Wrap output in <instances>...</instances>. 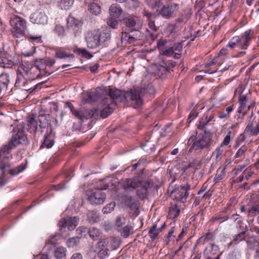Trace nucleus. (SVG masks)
Returning <instances> with one entry per match:
<instances>
[{
	"label": "nucleus",
	"instance_id": "423d86ee",
	"mask_svg": "<svg viewBox=\"0 0 259 259\" xmlns=\"http://www.w3.org/2000/svg\"><path fill=\"white\" fill-rule=\"evenodd\" d=\"M21 74L22 78L28 80L34 81V79L41 76V74L37 71V68L31 66L29 67L25 65H21L18 67L17 70V76L19 77V75Z\"/></svg>",
	"mask_w": 259,
	"mask_h": 259
},
{
	"label": "nucleus",
	"instance_id": "20e7f679",
	"mask_svg": "<svg viewBox=\"0 0 259 259\" xmlns=\"http://www.w3.org/2000/svg\"><path fill=\"white\" fill-rule=\"evenodd\" d=\"M8 155V154L2 151L1 148L0 149V158L3 159L0 163V169L2 171L0 176V186H1L4 185L7 182L6 180L4 179L7 174L15 176L25 168V165L24 164H21L16 167L11 168V164L7 160L11 159L12 157H9Z\"/></svg>",
	"mask_w": 259,
	"mask_h": 259
},
{
	"label": "nucleus",
	"instance_id": "69168bd1",
	"mask_svg": "<svg viewBox=\"0 0 259 259\" xmlns=\"http://www.w3.org/2000/svg\"><path fill=\"white\" fill-rule=\"evenodd\" d=\"M125 224V219L123 217L119 216L116 220V225L118 227H120Z\"/></svg>",
	"mask_w": 259,
	"mask_h": 259
},
{
	"label": "nucleus",
	"instance_id": "4d7b16f0",
	"mask_svg": "<svg viewBox=\"0 0 259 259\" xmlns=\"http://www.w3.org/2000/svg\"><path fill=\"white\" fill-rule=\"evenodd\" d=\"M90 237L93 240H96L97 238V230L96 228L93 227L89 231Z\"/></svg>",
	"mask_w": 259,
	"mask_h": 259
},
{
	"label": "nucleus",
	"instance_id": "c756f323",
	"mask_svg": "<svg viewBox=\"0 0 259 259\" xmlns=\"http://www.w3.org/2000/svg\"><path fill=\"white\" fill-rule=\"evenodd\" d=\"M180 212V208L178 207L176 204H175L169 208L168 217L169 219H175L179 215Z\"/></svg>",
	"mask_w": 259,
	"mask_h": 259
},
{
	"label": "nucleus",
	"instance_id": "864d4df0",
	"mask_svg": "<svg viewBox=\"0 0 259 259\" xmlns=\"http://www.w3.org/2000/svg\"><path fill=\"white\" fill-rule=\"evenodd\" d=\"M248 216L253 217L259 213V206L255 205L252 206L248 210Z\"/></svg>",
	"mask_w": 259,
	"mask_h": 259
},
{
	"label": "nucleus",
	"instance_id": "cd10ccee",
	"mask_svg": "<svg viewBox=\"0 0 259 259\" xmlns=\"http://www.w3.org/2000/svg\"><path fill=\"white\" fill-rule=\"evenodd\" d=\"M97 111V109H88L85 110L83 112H82L79 111V116H77L76 118L81 120H84V119H87L89 118H91L93 117L94 113Z\"/></svg>",
	"mask_w": 259,
	"mask_h": 259
},
{
	"label": "nucleus",
	"instance_id": "c03bdc74",
	"mask_svg": "<svg viewBox=\"0 0 259 259\" xmlns=\"http://www.w3.org/2000/svg\"><path fill=\"white\" fill-rule=\"evenodd\" d=\"M233 110V105L228 107L226 109L225 112H221L219 113V117L221 119H227L229 117V114Z\"/></svg>",
	"mask_w": 259,
	"mask_h": 259
},
{
	"label": "nucleus",
	"instance_id": "6ab92c4d",
	"mask_svg": "<svg viewBox=\"0 0 259 259\" xmlns=\"http://www.w3.org/2000/svg\"><path fill=\"white\" fill-rule=\"evenodd\" d=\"M124 203L125 205L131 209V211L133 212V215L135 217L138 216L139 213L138 205L134 201L133 197L131 196H125L124 198Z\"/></svg>",
	"mask_w": 259,
	"mask_h": 259
},
{
	"label": "nucleus",
	"instance_id": "e2e57ef3",
	"mask_svg": "<svg viewBox=\"0 0 259 259\" xmlns=\"http://www.w3.org/2000/svg\"><path fill=\"white\" fill-rule=\"evenodd\" d=\"M167 41L166 39L161 38L158 40L157 44V48L161 50L163 49L164 46L167 44Z\"/></svg>",
	"mask_w": 259,
	"mask_h": 259
},
{
	"label": "nucleus",
	"instance_id": "412c9836",
	"mask_svg": "<svg viewBox=\"0 0 259 259\" xmlns=\"http://www.w3.org/2000/svg\"><path fill=\"white\" fill-rule=\"evenodd\" d=\"M246 243L248 249L254 251V259H259V242L257 240H247Z\"/></svg>",
	"mask_w": 259,
	"mask_h": 259
},
{
	"label": "nucleus",
	"instance_id": "09e8293b",
	"mask_svg": "<svg viewBox=\"0 0 259 259\" xmlns=\"http://www.w3.org/2000/svg\"><path fill=\"white\" fill-rule=\"evenodd\" d=\"M115 206V202H111L103 208L102 212L104 214L110 213L114 210Z\"/></svg>",
	"mask_w": 259,
	"mask_h": 259
},
{
	"label": "nucleus",
	"instance_id": "2eb2a0df",
	"mask_svg": "<svg viewBox=\"0 0 259 259\" xmlns=\"http://www.w3.org/2000/svg\"><path fill=\"white\" fill-rule=\"evenodd\" d=\"M14 62L12 58L9 56L5 52L0 49V67L5 68H11L14 65Z\"/></svg>",
	"mask_w": 259,
	"mask_h": 259
},
{
	"label": "nucleus",
	"instance_id": "393cba45",
	"mask_svg": "<svg viewBox=\"0 0 259 259\" xmlns=\"http://www.w3.org/2000/svg\"><path fill=\"white\" fill-rule=\"evenodd\" d=\"M67 28H72L74 29L76 28H78L82 25V22L80 20L76 19L74 17L69 15L67 19Z\"/></svg>",
	"mask_w": 259,
	"mask_h": 259
},
{
	"label": "nucleus",
	"instance_id": "8fccbe9b",
	"mask_svg": "<svg viewBox=\"0 0 259 259\" xmlns=\"http://www.w3.org/2000/svg\"><path fill=\"white\" fill-rule=\"evenodd\" d=\"M116 19L110 17L107 22L108 26L113 29H116L118 25V21Z\"/></svg>",
	"mask_w": 259,
	"mask_h": 259
},
{
	"label": "nucleus",
	"instance_id": "a211bd4d",
	"mask_svg": "<svg viewBox=\"0 0 259 259\" xmlns=\"http://www.w3.org/2000/svg\"><path fill=\"white\" fill-rule=\"evenodd\" d=\"M97 31L96 30L89 31L86 34L85 38L88 48H96L97 47Z\"/></svg>",
	"mask_w": 259,
	"mask_h": 259
},
{
	"label": "nucleus",
	"instance_id": "bb28decb",
	"mask_svg": "<svg viewBox=\"0 0 259 259\" xmlns=\"http://www.w3.org/2000/svg\"><path fill=\"white\" fill-rule=\"evenodd\" d=\"M191 12L190 10H186L175 20L176 24L186 23L190 18Z\"/></svg>",
	"mask_w": 259,
	"mask_h": 259
},
{
	"label": "nucleus",
	"instance_id": "680f3d73",
	"mask_svg": "<svg viewBox=\"0 0 259 259\" xmlns=\"http://www.w3.org/2000/svg\"><path fill=\"white\" fill-rule=\"evenodd\" d=\"M222 152L221 150V147H218L212 153L211 157L214 158L216 160H218L220 158V156L222 154Z\"/></svg>",
	"mask_w": 259,
	"mask_h": 259
},
{
	"label": "nucleus",
	"instance_id": "b1692460",
	"mask_svg": "<svg viewBox=\"0 0 259 259\" xmlns=\"http://www.w3.org/2000/svg\"><path fill=\"white\" fill-rule=\"evenodd\" d=\"M106 245L105 240L98 241V249H99L98 251V257L101 259H103L105 256L108 255V249L107 248Z\"/></svg>",
	"mask_w": 259,
	"mask_h": 259
},
{
	"label": "nucleus",
	"instance_id": "9b49d317",
	"mask_svg": "<svg viewBox=\"0 0 259 259\" xmlns=\"http://www.w3.org/2000/svg\"><path fill=\"white\" fill-rule=\"evenodd\" d=\"M81 106L85 104H94L97 101V90L94 89L83 92L81 95Z\"/></svg>",
	"mask_w": 259,
	"mask_h": 259
},
{
	"label": "nucleus",
	"instance_id": "4be33fe9",
	"mask_svg": "<svg viewBox=\"0 0 259 259\" xmlns=\"http://www.w3.org/2000/svg\"><path fill=\"white\" fill-rule=\"evenodd\" d=\"M138 18L132 15H128L122 18L121 21L128 28H133L136 26Z\"/></svg>",
	"mask_w": 259,
	"mask_h": 259
},
{
	"label": "nucleus",
	"instance_id": "9d476101",
	"mask_svg": "<svg viewBox=\"0 0 259 259\" xmlns=\"http://www.w3.org/2000/svg\"><path fill=\"white\" fill-rule=\"evenodd\" d=\"M179 9L178 4H172L170 5L163 6L159 11V15L165 19L174 18Z\"/></svg>",
	"mask_w": 259,
	"mask_h": 259
},
{
	"label": "nucleus",
	"instance_id": "13d9d810",
	"mask_svg": "<svg viewBox=\"0 0 259 259\" xmlns=\"http://www.w3.org/2000/svg\"><path fill=\"white\" fill-rule=\"evenodd\" d=\"M161 54L163 55L167 56H171L174 54V53L171 47H169L168 48H165V49L162 50Z\"/></svg>",
	"mask_w": 259,
	"mask_h": 259
},
{
	"label": "nucleus",
	"instance_id": "7c9ffc66",
	"mask_svg": "<svg viewBox=\"0 0 259 259\" xmlns=\"http://www.w3.org/2000/svg\"><path fill=\"white\" fill-rule=\"evenodd\" d=\"M160 232V229H158L157 224H154L149 231V235L152 241L158 236Z\"/></svg>",
	"mask_w": 259,
	"mask_h": 259
},
{
	"label": "nucleus",
	"instance_id": "4468645a",
	"mask_svg": "<svg viewBox=\"0 0 259 259\" xmlns=\"http://www.w3.org/2000/svg\"><path fill=\"white\" fill-rule=\"evenodd\" d=\"M253 37V32L251 30L246 31L241 36L239 37L238 46L242 49H246L249 41Z\"/></svg>",
	"mask_w": 259,
	"mask_h": 259
},
{
	"label": "nucleus",
	"instance_id": "2f4dec72",
	"mask_svg": "<svg viewBox=\"0 0 259 259\" xmlns=\"http://www.w3.org/2000/svg\"><path fill=\"white\" fill-rule=\"evenodd\" d=\"M66 255V249L65 247L61 246L55 250V256L58 259H63Z\"/></svg>",
	"mask_w": 259,
	"mask_h": 259
},
{
	"label": "nucleus",
	"instance_id": "c85d7f7f",
	"mask_svg": "<svg viewBox=\"0 0 259 259\" xmlns=\"http://www.w3.org/2000/svg\"><path fill=\"white\" fill-rule=\"evenodd\" d=\"M55 56L57 58L63 59L65 58H68L69 61L73 60L74 56L73 54L68 53L66 52L62 51L60 50H56L55 52Z\"/></svg>",
	"mask_w": 259,
	"mask_h": 259
},
{
	"label": "nucleus",
	"instance_id": "7ed1b4c3",
	"mask_svg": "<svg viewBox=\"0 0 259 259\" xmlns=\"http://www.w3.org/2000/svg\"><path fill=\"white\" fill-rule=\"evenodd\" d=\"M25 124L23 122L17 124L12 131L11 141L7 145L2 147V150L8 154V156L12 157L11 150L19 145H27L29 141L24 132Z\"/></svg>",
	"mask_w": 259,
	"mask_h": 259
},
{
	"label": "nucleus",
	"instance_id": "58836bf2",
	"mask_svg": "<svg viewBox=\"0 0 259 259\" xmlns=\"http://www.w3.org/2000/svg\"><path fill=\"white\" fill-rule=\"evenodd\" d=\"M154 187V185L152 182L149 181H141L140 188L142 190H145L146 192L148 189H151Z\"/></svg>",
	"mask_w": 259,
	"mask_h": 259
},
{
	"label": "nucleus",
	"instance_id": "a878e982",
	"mask_svg": "<svg viewBox=\"0 0 259 259\" xmlns=\"http://www.w3.org/2000/svg\"><path fill=\"white\" fill-rule=\"evenodd\" d=\"M248 97L246 95L241 94L239 97L240 108L239 112H245L249 110L250 108V105H247Z\"/></svg>",
	"mask_w": 259,
	"mask_h": 259
},
{
	"label": "nucleus",
	"instance_id": "5fc2aeb1",
	"mask_svg": "<svg viewBox=\"0 0 259 259\" xmlns=\"http://www.w3.org/2000/svg\"><path fill=\"white\" fill-rule=\"evenodd\" d=\"M66 106L68 107L71 111L72 114L76 117L77 116H79V110L75 109L73 104L70 102H67L65 104Z\"/></svg>",
	"mask_w": 259,
	"mask_h": 259
},
{
	"label": "nucleus",
	"instance_id": "774afa93",
	"mask_svg": "<svg viewBox=\"0 0 259 259\" xmlns=\"http://www.w3.org/2000/svg\"><path fill=\"white\" fill-rule=\"evenodd\" d=\"M174 53L175 52L180 53L182 50V45L181 43L175 44L171 47Z\"/></svg>",
	"mask_w": 259,
	"mask_h": 259
},
{
	"label": "nucleus",
	"instance_id": "aec40b11",
	"mask_svg": "<svg viewBox=\"0 0 259 259\" xmlns=\"http://www.w3.org/2000/svg\"><path fill=\"white\" fill-rule=\"evenodd\" d=\"M244 133L249 136H256L259 134V122L254 126L253 121H249L245 129Z\"/></svg>",
	"mask_w": 259,
	"mask_h": 259
},
{
	"label": "nucleus",
	"instance_id": "a18cd8bd",
	"mask_svg": "<svg viewBox=\"0 0 259 259\" xmlns=\"http://www.w3.org/2000/svg\"><path fill=\"white\" fill-rule=\"evenodd\" d=\"M133 233V228L130 226H126L122 228L121 235L124 238H127Z\"/></svg>",
	"mask_w": 259,
	"mask_h": 259
},
{
	"label": "nucleus",
	"instance_id": "5701e85b",
	"mask_svg": "<svg viewBox=\"0 0 259 259\" xmlns=\"http://www.w3.org/2000/svg\"><path fill=\"white\" fill-rule=\"evenodd\" d=\"M109 11L110 16L113 18H118L122 13L121 8L116 4H112Z\"/></svg>",
	"mask_w": 259,
	"mask_h": 259
},
{
	"label": "nucleus",
	"instance_id": "603ef678",
	"mask_svg": "<svg viewBox=\"0 0 259 259\" xmlns=\"http://www.w3.org/2000/svg\"><path fill=\"white\" fill-rule=\"evenodd\" d=\"M147 4L152 9L159 7L161 5V0H146Z\"/></svg>",
	"mask_w": 259,
	"mask_h": 259
},
{
	"label": "nucleus",
	"instance_id": "dca6fc26",
	"mask_svg": "<svg viewBox=\"0 0 259 259\" xmlns=\"http://www.w3.org/2000/svg\"><path fill=\"white\" fill-rule=\"evenodd\" d=\"M34 67L37 68V71L41 74V76L49 75L53 72H49L47 70V65L45 59H36L34 61Z\"/></svg>",
	"mask_w": 259,
	"mask_h": 259
},
{
	"label": "nucleus",
	"instance_id": "79ce46f5",
	"mask_svg": "<svg viewBox=\"0 0 259 259\" xmlns=\"http://www.w3.org/2000/svg\"><path fill=\"white\" fill-rule=\"evenodd\" d=\"M73 0H61L60 6L62 9L68 10L73 5Z\"/></svg>",
	"mask_w": 259,
	"mask_h": 259
},
{
	"label": "nucleus",
	"instance_id": "3c124183",
	"mask_svg": "<svg viewBox=\"0 0 259 259\" xmlns=\"http://www.w3.org/2000/svg\"><path fill=\"white\" fill-rule=\"evenodd\" d=\"M159 68L158 69V73L161 72V74L166 73L167 71V62L165 61H161L159 64Z\"/></svg>",
	"mask_w": 259,
	"mask_h": 259
},
{
	"label": "nucleus",
	"instance_id": "473e14b6",
	"mask_svg": "<svg viewBox=\"0 0 259 259\" xmlns=\"http://www.w3.org/2000/svg\"><path fill=\"white\" fill-rule=\"evenodd\" d=\"M86 3H89L88 10L92 14L97 15V4L95 2L96 0H85Z\"/></svg>",
	"mask_w": 259,
	"mask_h": 259
},
{
	"label": "nucleus",
	"instance_id": "4c0bfd02",
	"mask_svg": "<svg viewBox=\"0 0 259 259\" xmlns=\"http://www.w3.org/2000/svg\"><path fill=\"white\" fill-rule=\"evenodd\" d=\"M54 31L59 36H64L66 35V29L64 26L60 24L56 25Z\"/></svg>",
	"mask_w": 259,
	"mask_h": 259
},
{
	"label": "nucleus",
	"instance_id": "6e6552de",
	"mask_svg": "<svg viewBox=\"0 0 259 259\" xmlns=\"http://www.w3.org/2000/svg\"><path fill=\"white\" fill-rule=\"evenodd\" d=\"M79 219L76 217H70L68 219H62L58 223V227L61 233L65 232V228L73 230L78 224Z\"/></svg>",
	"mask_w": 259,
	"mask_h": 259
},
{
	"label": "nucleus",
	"instance_id": "f8f14e48",
	"mask_svg": "<svg viewBox=\"0 0 259 259\" xmlns=\"http://www.w3.org/2000/svg\"><path fill=\"white\" fill-rule=\"evenodd\" d=\"M48 16L42 10L36 11L30 16L31 22L40 25H45L48 22Z\"/></svg>",
	"mask_w": 259,
	"mask_h": 259
},
{
	"label": "nucleus",
	"instance_id": "f257e3e1",
	"mask_svg": "<svg viewBox=\"0 0 259 259\" xmlns=\"http://www.w3.org/2000/svg\"><path fill=\"white\" fill-rule=\"evenodd\" d=\"M144 90L137 88L130 92L112 88H99L98 90V101L101 109L100 117L107 118L111 114L116 107V102L123 103H130L135 108H138L143 104L142 97Z\"/></svg>",
	"mask_w": 259,
	"mask_h": 259
},
{
	"label": "nucleus",
	"instance_id": "f3484780",
	"mask_svg": "<svg viewBox=\"0 0 259 259\" xmlns=\"http://www.w3.org/2000/svg\"><path fill=\"white\" fill-rule=\"evenodd\" d=\"M37 120L39 122V128L41 132H42V129L51 126V120L49 114H39L37 116Z\"/></svg>",
	"mask_w": 259,
	"mask_h": 259
},
{
	"label": "nucleus",
	"instance_id": "338daca9",
	"mask_svg": "<svg viewBox=\"0 0 259 259\" xmlns=\"http://www.w3.org/2000/svg\"><path fill=\"white\" fill-rule=\"evenodd\" d=\"M238 41H239V36L234 37L232 40V41L229 44V46L233 49L236 45H238Z\"/></svg>",
	"mask_w": 259,
	"mask_h": 259
},
{
	"label": "nucleus",
	"instance_id": "de8ad7c7",
	"mask_svg": "<svg viewBox=\"0 0 259 259\" xmlns=\"http://www.w3.org/2000/svg\"><path fill=\"white\" fill-rule=\"evenodd\" d=\"M110 37V34L103 32L100 33V35L98 36V42L99 43H103L105 42L106 40L109 39Z\"/></svg>",
	"mask_w": 259,
	"mask_h": 259
},
{
	"label": "nucleus",
	"instance_id": "0e129e2a",
	"mask_svg": "<svg viewBox=\"0 0 259 259\" xmlns=\"http://www.w3.org/2000/svg\"><path fill=\"white\" fill-rule=\"evenodd\" d=\"M231 133V132L229 131L228 134L225 136L223 142L221 144V147L224 145H228L230 143Z\"/></svg>",
	"mask_w": 259,
	"mask_h": 259
},
{
	"label": "nucleus",
	"instance_id": "1a4fd4ad",
	"mask_svg": "<svg viewBox=\"0 0 259 259\" xmlns=\"http://www.w3.org/2000/svg\"><path fill=\"white\" fill-rule=\"evenodd\" d=\"M190 189V185L187 183L184 186H181L180 188L174 190L172 194H175V199L181 202L184 203L188 197L189 193L188 190Z\"/></svg>",
	"mask_w": 259,
	"mask_h": 259
},
{
	"label": "nucleus",
	"instance_id": "39448f33",
	"mask_svg": "<svg viewBox=\"0 0 259 259\" xmlns=\"http://www.w3.org/2000/svg\"><path fill=\"white\" fill-rule=\"evenodd\" d=\"M12 27L11 32L14 37L21 38L24 36V32L26 29V20L16 15H14L10 20Z\"/></svg>",
	"mask_w": 259,
	"mask_h": 259
},
{
	"label": "nucleus",
	"instance_id": "49530a36",
	"mask_svg": "<svg viewBox=\"0 0 259 259\" xmlns=\"http://www.w3.org/2000/svg\"><path fill=\"white\" fill-rule=\"evenodd\" d=\"M245 231L241 232L240 233L236 235L233 240L229 244V247L233 243L239 242L245 238Z\"/></svg>",
	"mask_w": 259,
	"mask_h": 259
},
{
	"label": "nucleus",
	"instance_id": "6e6d98bb",
	"mask_svg": "<svg viewBox=\"0 0 259 259\" xmlns=\"http://www.w3.org/2000/svg\"><path fill=\"white\" fill-rule=\"evenodd\" d=\"M213 235L211 233L208 232L205 235L202 236L200 239L203 240V243L211 240L213 239Z\"/></svg>",
	"mask_w": 259,
	"mask_h": 259
},
{
	"label": "nucleus",
	"instance_id": "f03ea898",
	"mask_svg": "<svg viewBox=\"0 0 259 259\" xmlns=\"http://www.w3.org/2000/svg\"><path fill=\"white\" fill-rule=\"evenodd\" d=\"M208 115L204 114L200 119L199 123L197 126L199 130L204 131V133H200L196 138L195 142L193 143L190 148L197 150H200L204 148L209 147L212 144V139L211 133L209 131L206 130V126L210 121L209 117L207 119Z\"/></svg>",
	"mask_w": 259,
	"mask_h": 259
},
{
	"label": "nucleus",
	"instance_id": "f704fd0d",
	"mask_svg": "<svg viewBox=\"0 0 259 259\" xmlns=\"http://www.w3.org/2000/svg\"><path fill=\"white\" fill-rule=\"evenodd\" d=\"M54 144V141L53 139H51L50 136L47 135L45 137V139L44 140V142H42L41 145L40 146V148H47L48 149L51 148Z\"/></svg>",
	"mask_w": 259,
	"mask_h": 259
},
{
	"label": "nucleus",
	"instance_id": "c9c22d12",
	"mask_svg": "<svg viewBox=\"0 0 259 259\" xmlns=\"http://www.w3.org/2000/svg\"><path fill=\"white\" fill-rule=\"evenodd\" d=\"M80 242V238L78 237H73L68 239L66 241V245L68 247H74L77 245Z\"/></svg>",
	"mask_w": 259,
	"mask_h": 259
},
{
	"label": "nucleus",
	"instance_id": "ea45409f",
	"mask_svg": "<svg viewBox=\"0 0 259 259\" xmlns=\"http://www.w3.org/2000/svg\"><path fill=\"white\" fill-rule=\"evenodd\" d=\"M73 52L77 55L81 54L82 56L87 58H91L93 57V55H91L90 53L87 51L85 49H81L79 48L74 49L73 50Z\"/></svg>",
	"mask_w": 259,
	"mask_h": 259
},
{
	"label": "nucleus",
	"instance_id": "bf43d9fd",
	"mask_svg": "<svg viewBox=\"0 0 259 259\" xmlns=\"http://www.w3.org/2000/svg\"><path fill=\"white\" fill-rule=\"evenodd\" d=\"M137 195L141 199H144L147 196V192L142 189H137L136 191Z\"/></svg>",
	"mask_w": 259,
	"mask_h": 259
},
{
	"label": "nucleus",
	"instance_id": "72a5a7b5",
	"mask_svg": "<svg viewBox=\"0 0 259 259\" xmlns=\"http://www.w3.org/2000/svg\"><path fill=\"white\" fill-rule=\"evenodd\" d=\"M201 163L198 160H193L192 162H190L188 165H185L182 168V170L184 172H186V171L190 167L194 168L195 169H198L200 166Z\"/></svg>",
	"mask_w": 259,
	"mask_h": 259
},
{
	"label": "nucleus",
	"instance_id": "e433bc0d",
	"mask_svg": "<svg viewBox=\"0 0 259 259\" xmlns=\"http://www.w3.org/2000/svg\"><path fill=\"white\" fill-rule=\"evenodd\" d=\"M108 187V185L105 184L104 187L99 188L98 187V190L100 189V190H105ZM106 197V194L104 192H103L102 191H98V204H101L102 203L104 200H105Z\"/></svg>",
	"mask_w": 259,
	"mask_h": 259
},
{
	"label": "nucleus",
	"instance_id": "ddd939ff",
	"mask_svg": "<svg viewBox=\"0 0 259 259\" xmlns=\"http://www.w3.org/2000/svg\"><path fill=\"white\" fill-rule=\"evenodd\" d=\"M37 121L35 115L33 114L28 116L26 129L28 132L33 134H36V132L39 130Z\"/></svg>",
	"mask_w": 259,
	"mask_h": 259
},
{
	"label": "nucleus",
	"instance_id": "052dcab7",
	"mask_svg": "<svg viewBox=\"0 0 259 259\" xmlns=\"http://www.w3.org/2000/svg\"><path fill=\"white\" fill-rule=\"evenodd\" d=\"M97 197H96V192H94L92 193L90 195H89L88 197V200L90 202L91 204H96V200H97Z\"/></svg>",
	"mask_w": 259,
	"mask_h": 259
},
{
	"label": "nucleus",
	"instance_id": "a19ab883",
	"mask_svg": "<svg viewBox=\"0 0 259 259\" xmlns=\"http://www.w3.org/2000/svg\"><path fill=\"white\" fill-rule=\"evenodd\" d=\"M9 82V76L7 74L0 75V87L3 89L6 88Z\"/></svg>",
	"mask_w": 259,
	"mask_h": 259
},
{
	"label": "nucleus",
	"instance_id": "37998d69",
	"mask_svg": "<svg viewBox=\"0 0 259 259\" xmlns=\"http://www.w3.org/2000/svg\"><path fill=\"white\" fill-rule=\"evenodd\" d=\"M88 219L90 223L94 224L96 223L97 219V214L96 211H89L87 214Z\"/></svg>",
	"mask_w": 259,
	"mask_h": 259
},
{
	"label": "nucleus",
	"instance_id": "0eeeda50",
	"mask_svg": "<svg viewBox=\"0 0 259 259\" xmlns=\"http://www.w3.org/2000/svg\"><path fill=\"white\" fill-rule=\"evenodd\" d=\"M16 87L21 89L23 90L28 91L31 93L37 89L39 85L36 83L34 81L28 80L22 78V76L20 74L19 77H17L15 84Z\"/></svg>",
	"mask_w": 259,
	"mask_h": 259
}]
</instances>
